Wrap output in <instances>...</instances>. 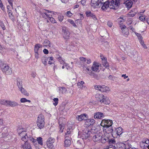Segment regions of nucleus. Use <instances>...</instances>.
<instances>
[{
	"mask_svg": "<svg viewBox=\"0 0 149 149\" xmlns=\"http://www.w3.org/2000/svg\"><path fill=\"white\" fill-rule=\"evenodd\" d=\"M44 53L45 54H47L48 53V51L46 49H44L43 50Z\"/></svg>",
	"mask_w": 149,
	"mask_h": 149,
	"instance_id": "nucleus-62",
	"label": "nucleus"
},
{
	"mask_svg": "<svg viewBox=\"0 0 149 149\" xmlns=\"http://www.w3.org/2000/svg\"><path fill=\"white\" fill-rule=\"evenodd\" d=\"M58 13L56 12L52 11V13L50 15L51 17L53 16L54 15H56L58 14Z\"/></svg>",
	"mask_w": 149,
	"mask_h": 149,
	"instance_id": "nucleus-61",
	"label": "nucleus"
},
{
	"mask_svg": "<svg viewBox=\"0 0 149 149\" xmlns=\"http://www.w3.org/2000/svg\"><path fill=\"white\" fill-rule=\"evenodd\" d=\"M3 5L1 1L0 0V7L2 10H3L4 9V8L3 7Z\"/></svg>",
	"mask_w": 149,
	"mask_h": 149,
	"instance_id": "nucleus-57",
	"label": "nucleus"
},
{
	"mask_svg": "<svg viewBox=\"0 0 149 149\" xmlns=\"http://www.w3.org/2000/svg\"><path fill=\"white\" fill-rule=\"evenodd\" d=\"M58 61L60 62L61 64H63V65H66V63L61 57H59L58 58Z\"/></svg>",
	"mask_w": 149,
	"mask_h": 149,
	"instance_id": "nucleus-44",
	"label": "nucleus"
},
{
	"mask_svg": "<svg viewBox=\"0 0 149 149\" xmlns=\"http://www.w3.org/2000/svg\"><path fill=\"white\" fill-rule=\"evenodd\" d=\"M83 69H84V68H86V71L87 72L88 74L90 75L91 76H94L95 74L94 73L92 72V71L90 70L89 67L86 66L85 67V66H83Z\"/></svg>",
	"mask_w": 149,
	"mask_h": 149,
	"instance_id": "nucleus-23",
	"label": "nucleus"
},
{
	"mask_svg": "<svg viewBox=\"0 0 149 149\" xmlns=\"http://www.w3.org/2000/svg\"><path fill=\"white\" fill-rule=\"evenodd\" d=\"M120 27L121 29H122V31H123V29H126V26L124 25H121L120 26Z\"/></svg>",
	"mask_w": 149,
	"mask_h": 149,
	"instance_id": "nucleus-55",
	"label": "nucleus"
},
{
	"mask_svg": "<svg viewBox=\"0 0 149 149\" xmlns=\"http://www.w3.org/2000/svg\"><path fill=\"white\" fill-rule=\"evenodd\" d=\"M79 59L83 63H85L86 60V58L83 57H80L79 58Z\"/></svg>",
	"mask_w": 149,
	"mask_h": 149,
	"instance_id": "nucleus-48",
	"label": "nucleus"
},
{
	"mask_svg": "<svg viewBox=\"0 0 149 149\" xmlns=\"http://www.w3.org/2000/svg\"><path fill=\"white\" fill-rule=\"evenodd\" d=\"M102 63L103 65L105 67H109V65L107 61V59L102 61Z\"/></svg>",
	"mask_w": 149,
	"mask_h": 149,
	"instance_id": "nucleus-38",
	"label": "nucleus"
},
{
	"mask_svg": "<svg viewBox=\"0 0 149 149\" xmlns=\"http://www.w3.org/2000/svg\"><path fill=\"white\" fill-rule=\"evenodd\" d=\"M84 84V81H81L80 82H79L77 83V86L79 88H82L83 87V85Z\"/></svg>",
	"mask_w": 149,
	"mask_h": 149,
	"instance_id": "nucleus-42",
	"label": "nucleus"
},
{
	"mask_svg": "<svg viewBox=\"0 0 149 149\" xmlns=\"http://www.w3.org/2000/svg\"><path fill=\"white\" fill-rule=\"evenodd\" d=\"M95 120L93 119L86 118L85 122V125L86 127L92 126L95 123Z\"/></svg>",
	"mask_w": 149,
	"mask_h": 149,
	"instance_id": "nucleus-15",
	"label": "nucleus"
},
{
	"mask_svg": "<svg viewBox=\"0 0 149 149\" xmlns=\"http://www.w3.org/2000/svg\"><path fill=\"white\" fill-rule=\"evenodd\" d=\"M126 7L128 9L130 8L132 5V1L130 0H128L124 2Z\"/></svg>",
	"mask_w": 149,
	"mask_h": 149,
	"instance_id": "nucleus-24",
	"label": "nucleus"
},
{
	"mask_svg": "<svg viewBox=\"0 0 149 149\" xmlns=\"http://www.w3.org/2000/svg\"><path fill=\"white\" fill-rule=\"evenodd\" d=\"M41 60L42 63L45 65H46L48 60L47 58L45 57H43L42 58Z\"/></svg>",
	"mask_w": 149,
	"mask_h": 149,
	"instance_id": "nucleus-37",
	"label": "nucleus"
},
{
	"mask_svg": "<svg viewBox=\"0 0 149 149\" xmlns=\"http://www.w3.org/2000/svg\"><path fill=\"white\" fill-rule=\"evenodd\" d=\"M64 16L62 14L59 15L58 17V21L60 22H62L64 19Z\"/></svg>",
	"mask_w": 149,
	"mask_h": 149,
	"instance_id": "nucleus-39",
	"label": "nucleus"
},
{
	"mask_svg": "<svg viewBox=\"0 0 149 149\" xmlns=\"http://www.w3.org/2000/svg\"><path fill=\"white\" fill-rule=\"evenodd\" d=\"M43 45L46 46H49V47H51L50 41L47 39L45 40L43 43Z\"/></svg>",
	"mask_w": 149,
	"mask_h": 149,
	"instance_id": "nucleus-34",
	"label": "nucleus"
},
{
	"mask_svg": "<svg viewBox=\"0 0 149 149\" xmlns=\"http://www.w3.org/2000/svg\"><path fill=\"white\" fill-rule=\"evenodd\" d=\"M87 115L86 114H82L80 115H78L76 117V119L79 121H81L83 120H86L87 118Z\"/></svg>",
	"mask_w": 149,
	"mask_h": 149,
	"instance_id": "nucleus-18",
	"label": "nucleus"
},
{
	"mask_svg": "<svg viewBox=\"0 0 149 149\" xmlns=\"http://www.w3.org/2000/svg\"><path fill=\"white\" fill-rule=\"evenodd\" d=\"M35 58L37 59L39 58V54L38 52H35Z\"/></svg>",
	"mask_w": 149,
	"mask_h": 149,
	"instance_id": "nucleus-60",
	"label": "nucleus"
},
{
	"mask_svg": "<svg viewBox=\"0 0 149 149\" xmlns=\"http://www.w3.org/2000/svg\"><path fill=\"white\" fill-rule=\"evenodd\" d=\"M0 104L7 106H9L11 107H15L17 105V103L16 102L5 100H0Z\"/></svg>",
	"mask_w": 149,
	"mask_h": 149,
	"instance_id": "nucleus-5",
	"label": "nucleus"
},
{
	"mask_svg": "<svg viewBox=\"0 0 149 149\" xmlns=\"http://www.w3.org/2000/svg\"><path fill=\"white\" fill-rule=\"evenodd\" d=\"M55 142V139L52 138H49L47 141V145L48 148L50 149H53L54 146L53 143Z\"/></svg>",
	"mask_w": 149,
	"mask_h": 149,
	"instance_id": "nucleus-13",
	"label": "nucleus"
},
{
	"mask_svg": "<svg viewBox=\"0 0 149 149\" xmlns=\"http://www.w3.org/2000/svg\"><path fill=\"white\" fill-rule=\"evenodd\" d=\"M59 90L60 91V92L63 94L65 93L67 91V90L65 87H60L59 88Z\"/></svg>",
	"mask_w": 149,
	"mask_h": 149,
	"instance_id": "nucleus-30",
	"label": "nucleus"
},
{
	"mask_svg": "<svg viewBox=\"0 0 149 149\" xmlns=\"http://www.w3.org/2000/svg\"><path fill=\"white\" fill-rule=\"evenodd\" d=\"M9 4L11 6V7L13 8V3L12 2L13 1V0H7Z\"/></svg>",
	"mask_w": 149,
	"mask_h": 149,
	"instance_id": "nucleus-56",
	"label": "nucleus"
},
{
	"mask_svg": "<svg viewBox=\"0 0 149 149\" xmlns=\"http://www.w3.org/2000/svg\"><path fill=\"white\" fill-rule=\"evenodd\" d=\"M72 13L70 11H68L65 13V15L68 17H70L72 15Z\"/></svg>",
	"mask_w": 149,
	"mask_h": 149,
	"instance_id": "nucleus-47",
	"label": "nucleus"
},
{
	"mask_svg": "<svg viewBox=\"0 0 149 149\" xmlns=\"http://www.w3.org/2000/svg\"><path fill=\"white\" fill-rule=\"evenodd\" d=\"M63 32L64 33L63 36L66 39H68L69 37V33L68 31L65 30H63Z\"/></svg>",
	"mask_w": 149,
	"mask_h": 149,
	"instance_id": "nucleus-28",
	"label": "nucleus"
},
{
	"mask_svg": "<svg viewBox=\"0 0 149 149\" xmlns=\"http://www.w3.org/2000/svg\"><path fill=\"white\" fill-rule=\"evenodd\" d=\"M48 19L52 23L54 24L56 23V22L55 19L53 17L50 16H49Z\"/></svg>",
	"mask_w": 149,
	"mask_h": 149,
	"instance_id": "nucleus-40",
	"label": "nucleus"
},
{
	"mask_svg": "<svg viewBox=\"0 0 149 149\" xmlns=\"http://www.w3.org/2000/svg\"><path fill=\"white\" fill-rule=\"evenodd\" d=\"M59 127L60 128V132L62 133L63 131V130L64 129V126H62L61 125H59Z\"/></svg>",
	"mask_w": 149,
	"mask_h": 149,
	"instance_id": "nucleus-52",
	"label": "nucleus"
},
{
	"mask_svg": "<svg viewBox=\"0 0 149 149\" xmlns=\"http://www.w3.org/2000/svg\"><path fill=\"white\" fill-rule=\"evenodd\" d=\"M27 130L24 128L19 127V137L21 140L25 143L28 142L27 141L30 140L33 143H34L36 141V140L27 133Z\"/></svg>",
	"mask_w": 149,
	"mask_h": 149,
	"instance_id": "nucleus-1",
	"label": "nucleus"
},
{
	"mask_svg": "<svg viewBox=\"0 0 149 149\" xmlns=\"http://www.w3.org/2000/svg\"><path fill=\"white\" fill-rule=\"evenodd\" d=\"M80 15L81 19H78L77 20L75 21V22H76V23H79V24L81 25V20L82 19H83L84 18V17L82 16V15L81 14H80Z\"/></svg>",
	"mask_w": 149,
	"mask_h": 149,
	"instance_id": "nucleus-41",
	"label": "nucleus"
},
{
	"mask_svg": "<svg viewBox=\"0 0 149 149\" xmlns=\"http://www.w3.org/2000/svg\"><path fill=\"white\" fill-rule=\"evenodd\" d=\"M104 149H115V147H107L105 148Z\"/></svg>",
	"mask_w": 149,
	"mask_h": 149,
	"instance_id": "nucleus-64",
	"label": "nucleus"
},
{
	"mask_svg": "<svg viewBox=\"0 0 149 149\" xmlns=\"http://www.w3.org/2000/svg\"><path fill=\"white\" fill-rule=\"evenodd\" d=\"M136 12L135 11V9L132 10L128 14V17H133L136 14Z\"/></svg>",
	"mask_w": 149,
	"mask_h": 149,
	"instance_id": "nucleus-27",
	"label": "nucleus"
},
{
	"mask_svg": "<svg viewBox=\"0 0 149 149\" xmlns=\"http://www.w3.org/2000/svg\"><path fill=\"white\" fill-rule=\"evenodd\" d=\"M27 99L26 98H23L20 99V101L21 102L24 103L26 102Z\"/></svg>",
	"mask_w": 149,
	"mask_h": 149,
	"instance_id": "nucleus-54",
	"label": "nucleus"
},
{
	"mask_svg": "<svg viewBox=\"0 0 149 149\" xmlns=\"http://www.w3.org/2000/svg\"><path fill=\"white\" fill-rule=\"evenodd\" d=\"M125 19H123L121 17L118 18V22L122 24V23L125 21Z\"/></svg>",
	"mask_w": 149,
	"mask_h": 149,
	"instance_id": "nucleus-45",
	"label": "nucleus"
},
{
	"mask_svg": "<svg viewBox=\"0 0 149 149\" xmlns=\"http://www.w3.org/2000/svg\"><path fill=\"white\" fill-rule=\"evenodd\" d=\"M122 33H123L124 36L126 37L128 36L129 34L128 31L127 29L124 30L123 29Z\"/></svg>",
	"mask_w": 149,
	"mask_h": 149,
	"instance_id": "nucleus-36",
	"label": "nucleus"
},
{
	"mask_svg": "<svg viewBox=\"0 0 149 149\" xmlns=\"http://www.w3.org/2000/svg\"><path fill=\"white\" fill-rule=\"evenodd\" d=\"M91 132L87 127H85L81 134V138L82 139H86L90 136Z\"/></svg>",
	"mask_w": 149,
	"mask_h": 149,
	"instance_id": "nucleus-6",
	"label": "nucleus"
},
{
	"mask_svg": "<svg viewBox=\"0 0 149 149\" xmlns=\"http://www.w3.org/2000/svg\"><path fill=\"white\" fill-rule=\"evenodd\" d=\"M101 67V64L96 61L93 62L91 67V70L95 72H98L100 71V68Z\"/></svg>",
	"mask_w": 149,
	"mask_h": 149,
	"instance_id": "nucleus-10",
	"label": "nucleus"
},
{
	"mask_svg": "<svg viewBox=\"0 0 149 149\" xmlns=\"http://www.w3.org/2000/svg\"><path fill=\"white\" fill-rule=\"evenodd\" d=\"M44 116L43 115L41 114L39 115L37 121V124L38 127L40 129L42 128L44 126Z\"/></svg>",
	"mask_w": 149,
	"mask_h": 149,
	"instance_id": "nucleus-4",
	"label": "nucleus"
},
{
	"mask_svg": "<svg viewBox=\"0 0 149 149\" xmlns=\"http://www.w3.org/2000/svg\"><path fill=\"white\" fill-rule=\"evenodd\" d=\"M103 132L107 134L111 133L113 132V128L112 126H103Z\"/></svg>",
	"mask_w": 149,
	"mask_h": 149,
	"instance_id": "nucleus-16",
	"label": "nucleus"
},
{
	"mask_svg": "<svg viewBox=\"0 0 149 149\" xmlns=\"http://www.w3.org/2000/svg\"><path fill=\"white\" fill-rule=\"evenodd\" d=\"M73 129L72 124L68 125L66 132L65 134V138H69L72 133Z\"/></svg>",
	"mask_w": 149,
	"mask_h": 149,
	"instance_id": "nucleus-11",
	"label": "nucleus"
},
{
	"mask_svg": "<svg viewBox=\"0 0 149 149\" xmlns=\"http://www.w3.org/2000/svg\"><path fill=\"white\" fill-rule=\"evenodd\" d=\"M139 41L141 45L143 46V47L145 48L146 46L144 44V42L142 40V39L140 40Z\"/></svg>",
	"mask_w": 149,
	"mask_h": 149,
	"instance_id": "nucleus-53",
	"label": "nucleus"
},
{
	"mask_svg": "<svg viewBox=\"0 0 149 149\" xmlns=\"http://www.w3.org/2000/svg\"><path fill=\"white\" fill-rule=\"evenodd\" d=\"M146 17L145 16H141L139 17V19L142 21H144L145 20Z\"/></svg>",
	"mask_w": 149,
	"mask_h": 149,
	"instance_id": "nucleus-50",
	"label": "nucleus"
},
{
	"mask_svg": "<svg viewBox=\"0 0 149 149\" xmlns=\"http://www.w3.org/2000/svg\"><path fill=\"white\" fill-rule=\"evenodd\" d=\"M54 103H53V104L55 106L57 105L58 104V99L57 98H54L53 99Z\"/></svg>",
	"mask_w": 149,
	"mask_h": 149,
	"instance_id": "nucleus-46",
	"label": "nucleus"
},
{
	"mask_svg": "<svg viewBox=\"0 0 149 149\" xmlns=\"http://www.w3.org/2000/svg\"><path fill=\"white\" fill-rule=\"evenodd\" d=\"M107 25L108 26H109V27H111L112 26L113 24L111 22L109 21L108 22Z\"/></svg>",
	"mask_w": 149,
	"mask_h": 149,
	"instance_id": "nucleus-59",
	"label": "nucleus"
},
{
	"mask_svg": "<svg viewBox=\"0 0 149 149\" xmlns=\"http://www.w3.org/2000/svg\"><path fill=\"white\" fill-rule=\"evenodd\" d=\"M21 148L22 149H32L31 146L29 143L26 142L21 145Z\"/></svg>",
	"mask_w": 149,
	"mask_h": 149,
	"instance_id": "nucleus-17",
	"label": "nucleus"
},
{
	"mask_svg": "<svg viewBox=\"0 0 149 149\" xmlns=\"http://www.w3.org/2000/svg\"><path fill=\"white\" fill-rule=\"evenodd\" d=\"M81 4L83 6L85 5L86 4V1L85 0H82L81 1Z\"/></svg>",
	"mask_w": 149,
	"mask_h": 149,
	"instance_id": "nucleus-58",
	"label": "nucleus"
},
{
	"mask_svg": "<svg viewBox=\"0 0 149 149\" xmlns=\"http://www.w3.org/2000/svg\"><path fill=\"white\" fill-rule=\"evenodd\" d=\"M42 47V46L40 44H37L35 45L34 47V52H38L39 49Z\"/></svg>",
	"mask_w": 149,
	"mask_h": 149,
	"instance_id": "nucleus-31",
	"label": "nucleus"
},
{
	"mask_svg": "<svg viewBox=\"0 0 149 149\" xmlns=\"http://www.w3.org/2000/svg\"><path fill=\"white\" fill-rule=\"evenodd\" d=\"M95 88L97 90H99L102 92H107L110 90L109 87L104 85L96 86H95Z\"/></svg>",
	"mask_w": 149,
	"mask_h": 149,
	"instance_id": "nucleus-12",
	"label": "nucleus"
},
{
	"mask_svg": "<svg viewBox=\"0 0 149 149\" xmlns=\"http://www.w3.org/2000/svg\"><path fill=\"white\" fill-rule=\"evenodd\" d=\"M113 124L112 121L109 120H102L101 123L102 126H111Z\"/></svg>",
	"mask_w": 149,
	"mask_h": 149,
	"instance_id": "nucleus-14",
	"label": "nucleus"
},
{
	"mask_svg": "<svg viewBox=\"0 0 149 149\" xmlns=\"http://www.w3.org/2000/svg\"><path fill=\"white\" fill-rule=\"evenodd\" d=\"M36 140V141H37L38 144H40L41 146H42L43 145L42 143V138L41 137H39L37 138L36 140Z\"/></svg>",
	"mask_w": 149,
	"mask_h": 149,
	"instance_id": "nucleus-33",
	"label": "nucleus"
},
{
	"mask_svg": "<svg viewBox=\"0 0 149 149\" xmlns=\"http://www.w3.org/2000/svg\"><path fill=\"white\" fill-rule=\"evenodd\" d=\"M107 141L110 144H114L116 143L115 140L113 139H109L108 138V140L106 141V142Z\"/></svg>",
	"mask_w": 149,
	"mask_h": 149,
	"instance_id": "nucleus-35",
	"label": "nucleus"
},
{
	"mask_svg": "<svg viewBox=\"0 0 149 149\" xmlns=\"http://www.w3.org/2000/svg\"><path fill=\"white\" fill-rule=\"evenodd\" d=\"M108 139L107 136H103L101 133H99L94 136L93 140L95 142H99L101 141L102 143H105Z\"/></svg>",
	"mask_w": 149,
	"mask_h": 149,
	"instance_id": "nucleus-2",
	"label": "nucleus"
},
{
	"mask_svg": "<svg viewBox=\"0 0 149 149\" xmlns=\"http://www.w3.org/2000/svg\"><path fill=\"white\" fill-rule=\"evenodd\" d=\"M104 116L103 113L100 112H97L95 113L94 115V118H95L101 119Z\"/></svg>",
	"mask_w": 149,
	"mask_h": 149,
	"instance_id": "nucleus-22",
	"label": "nucleus"
},
{
	"mask_svg": "<svg viewBox=\"0 0 149 149\" xmlns=\"http://www.w3.org/2000/svg\"><path fill=\"white\" fill-rule=\"evenodd\" d=\"M20 91L21 93L25 96H28L29 95V94L26 91L23 87H21Z\"/></svg>",
	"mask_w": 149,
	"mask_h": 149,
	"instance_id": "nucleus-26",
	"label": "nucleus"
},
{
	"mask_svg": "<svg viewBox=\"0 0 149 149\" xmlns=\"http://www.w3.org/2000/svg\"><path fill=\"white\" fill-rule=\"evenodd\" d=\"M145 144H149V139H145L142 141L140 143V145L142 146L143 145L145 146Z\"/></svg>",
	"mask_w": 149,
	"mask_h": 149,
	"instance_id": "nucleus-32",
	"label": "nucleus"
},
{
	"mask_svg": "<svg viewBox=\"0 0 149 149\" xmlns=\"http://www.w3.org/2000/svg\"><path fill=\"white\" fill-rule=\"evenodd\" d=\"M2 71L6 75H10L12 74V70L11 68L6 64L1 66Z\"/></svg>",
	"mask_w": 149,
	"mask_h": 149,
	"instance_id": "nucleus-7",
	"label": "nucleus"
},
{
	"mask_svg": "<svg viewBox=\"0 0 149 149\" xmlns=\"http://www.w3.org/2000/svg\"><path fill=\"white\" fill-rule=\"evenodd\" d=\"M103 1L104 0H91V5L94 8H97L100 7Z\"/></svg>",
	"mask_w": 149,
	"mask_h": 149,
	"instance_id": "nucleus-9",
	"label": "nucleus"
},
{
	"mask_svg": "<svg viewBox=\"0 0 149 149\" xmlns=\"http://www.w3.org/2000/svg\"><path fill=\"white\" fill-rule=\"evenodd\" d=\"M135 34L137 36L139 40L143 39L142 37L140 34L137 33L136 32L135 33Z\"/></svg>",
	"mask_w": 149,
	"mask_h": 149,
	"instance_id": "nucleus-49",
	"label": "nucleus"
},
{
	"mask_svg": "<svg viewBox=\"0 0 149 149\" xmlns=\"http://www.w3.org/2000/svg\"><path fill=\"white\" fill-rule=\"evenodd\" d=\"M95 97L101 103L109 104L110 102L109 98L102 94H97L95 95Z\"/></svg>",
	"mask_w": 149,
	"mask_h": 149,
	"instance_id": "nucleus-3",
	"label": "nucleus"
},
{
	"mask_svg": "<svg viewBox=\"0 0 149 149\" xmlns=\"http://www.w3.org/2000/svg\"><path fill=\"white\" fill-rule=\"evenodd\" d=\"M86 14L87 17H91L94 14H93L90 11L86 12Z\"/></svg>",
	"mask_w": 149,
	"mask_h": 149,
	"instance_id": "nucleus-43",
	"label": "nucleus"
},
{
	"mask_svg": "<svg viewBox=\"0 0 149 149\" xmlns=\"http://www.w3.org/2000/svg\"><path fill=\"white\" fill-rule=\"evenodd\" d=\"M86 63L88 64H90L91 63V60L89 58L86 59Z\"/></svg>",
	"mask_w": 149,
	"mask_h": 149,
	"instance_id": "nucleus-63",
	"label": "nucleus"
},
{
	"mask_svg": "<svg viewBox=\"0 0 149 149\" xmlns=\"http://www.w3.org/2000/svg\"><path fill=\"white\" fill-rule=\"evenodd\" d=\"M41 16L42 17L45 18V19H47V18H48L49 16H50V15L48 14L47 13L45 12L41 13Z\"/></svg>",
	"mask_w": 149,
	"mask_h": 149,
	"instance_id": "nucleus-29",
	"label": "nucleus"
},
{
	"mask_svg": "<svg viewBox=\"0 0 149 149\" xmlns=\"http://www.w3.org/2000/svg\"><path fill=\"white\" fill-rule=\"evenodd\" d=\"M69 138H65L64 141V146L65 147H68L71 144V141L70 139H68Z\"/></svg>",
	"mask_w": 149,
	"mask_h": 149,
	"instance_id": "nucleus-25",
	"label": "nucleus"
},
{
	"mask_svg": "<svg viewBox=\"0 0 149 149\" xmlns=\"http://www.w3.org/2000/svg\"><path fill=\"white\" fill-rule=\"evenodd\" d=\"M114 132L115 133L118 135L120 136L123 132V129L120 127L115 128Z\"/></svg>",
	"mask_w": 149,
	"mask_h": 149,
	"instance_id": "nucleus-21",
	"label": "nucleus"
},
{
	"mask_svg": "<svg viewBox=\"0 0 149 149\" xmlns=\"http://www.w3.org/2000/svg\"><path fill=\"white\" fill-rule=\"evenodd\" d=\"M130 148V149H136V148L132 146L131 144H129L127 146V148Z\"/></svg>",
	"mask_w": 149,
	"mask_h": 149,
	"instance_id": "nucleus-51",
	"label": "nucleus"
},
{
	"mask_svg": "<svg viewBox=\"0 0 149 149\" xmlns=\"http://www.w3.org/2000/svg\"><path fill=\"white\" fill-rule=\"evenodd\" d=\"M117 147L118 149H130V148H127V146L122 143L117 144Z\"/></svg>",
	"mask_w": 149,
	"mask_h": 149,
	"instance_id": "nucleus-19",
	"label": "nucleus"
},
{
	"mask_svg": "<svg viewBox=\"0 0 149 149\" xmlns=\"http://www.w3.org/2000/svg\"><path fill=\"white\" fill-rule=\"evenodd\" d=\"M109 3L107 1H105L104 3L102 4V5L101 7V9L102 10H105L107 9L109 7Z\"/></svg>",
	"mask_w": 149,
	"mask_h": 149,
	"instance_id": "nucleus-20",
	"label": "nucleus"
},
{
	"mask_svg": "<svg viewBox=\"0 0 149 149\" xmlns=\"http://www.w3.org/2000/svg\"><path fill=\"white\" fill-rule=\"evenodd\" d=\"M120 0H112L109 3V8L113 9H117L120 5Z\"/></svg>",
	"mask_w": 149,
	"mask_h": 149,
	"instance_id": "nucleus-8",
	"label": "nucleus"
}]
</instances>
